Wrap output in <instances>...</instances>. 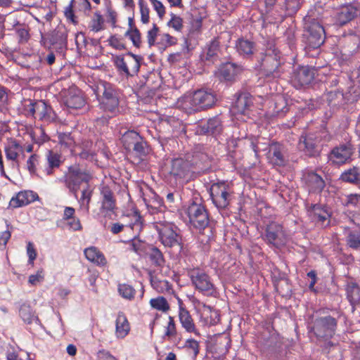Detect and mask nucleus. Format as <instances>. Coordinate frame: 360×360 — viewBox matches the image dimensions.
<instances>
[{"instance_id": "obj_25", "label": "nucleus", "mask_w": 360, "mask_h": 360, "mask_svg": "<svg viewBox=\"0 0 360 360\" xmlns=\"http://www.w3.org/2000/svg\"><path fill=\"white\" fill-rule=\"evenodd\" d=\"M37 198V194L32 191H20L11 198L9 205L13 208L22 207L34 202Z\"/></svg>"}, {"instance_id": "obj_26", "label": "nucleus", "mask_w": 360, "mask_h": 360, "mask_svg": "<svg viewBox=\"0 0 360 360\" xmlns=\"http://www.w3.org/2000/svg\"><path fill=\"white\" fill-rule=\"evenodd\" d=\"M222 131L221 121L218 117H214L198 127L197 132L202 134H219Z\"/></svg>"}, {"instance_id": "obj_2", "label": "nucleus", "mask_w": 360, "mask_h": 360, "mask_svg": "<svg viewBox=\"0 0 360 360\" xmlns=\"http://www.w3.org/2000/svg\"><path fill=\"white\" fill-rule=\"evenodd\" d=\"M91 179L92 174L89 170L79 165H74L68 167L64 176V182L70 193L77 198V192L82 184H84L86 186L89 185Z\"/></svg>"}, {"instance_id": "obj_13", "label": "nucleus", "mask_w": 360, "mask_h": 360, "mask_svg": "<svg viewBox=\"0 0 360 360\" xmlns=\"http://www.w3.org/2000/svg\"><path fill=\"white\" fill-rule=\"evenodd\" d=\"M158 231L161 243L165 247L176 248L179 252L181 250V237L176 233L172 225H164L159 228Z\"/></svg>"}, {"instance_id": "obj_33", "label": "nucleus", "mask_w": 360, "mask_h": 360, "mask_svg": "<svg viewBox=\"0 0 360 360\" xmlns=\"http://www.w3.org/2000/svg\"><path fill=\"white\" fill-rule=\"evenodd\" d=\"M46 156L48 166L45 167L44 172L46 175H51L54 169L58 168L62 162L60 155L52 150H49Z\"/></svg>"}, {"instance_id": "obj_12", "label": "nucleus", "mask_w": 360, "mask_h": 360, "mask_svg": "<svg viewBox=\"0 0 360 360\" xmlns=\"http://www.w3.org/2000/svg\"><path fill=\"white\" fill-rule=\"evenodd\" d=\"M27 112L34 116L38 117L40 120L50 122L53 121L56 115L51 106L43 101H37L35 102L30 101V104L27 106Z\"/></svg>"}, {"instance_id": "obj_53", "label": "nucleus", "mask_w": 360, "mask_h": 360, "mask_svg": "<svg viewBox=\"0 0 360 360\" xmlns=\"http://www.w3.org/2000/svg\"><path fill=\"white\" fill-rule=\"evenodd\" d=\"M185 347L190 350L193 357H196L199 353V343L194 339H188L186 341Z\"/></svg>"}, {"instance_id": "obj_7", "label": "nucleus", "mask_w": 360, "mask_h": 360, "mask_svg": "<svg viewBox=\"0 0 360 360\" xmlns=\"http://www.w3.org/2000/svg\"><path fill=\"white\" fill-rule=\"evenodd\" d=\"M141 60V56L128 52L123 56H117L115 58V64L120 72L133 77L139 71Z\"/></svg>"}, {"instance_id": "obj_5", "label": "nucleus", "mask_w": 360, "mask_h": 360, "mask_svg": "<svg viewBox=\"0 0 360 360\" xmlns=\"http://www.w3.org/2000/svg\"><path fill=\"white\" fill-rule=\"evenodd\" d=\"M281 53L274 45H270L260 58V64L266 76L278 77Z\"/></svg>"}, {"instance_id": "obj_59", "label": "nucleus", "mask_w": 360, "mask_h": 360, "mask_svg": "<svg viewBox=\"0 0 360 360\" xmlns=\"http://www.w3.org/2000/svg\"><path fill=\"white\" fill-rule=\"evenodd\" d=\"M150 1L157 12L159 18L162 19L165 14V8L162 2L158 0H150Z\"/></svg>"}, {"instance_id": "obj_17", "label": "nucleus", "mask_w": 360, "mask_h": 360, "mask_svg": "<svg viewBox=\"0 0 360 360\" xmlns=\"http://www.w3.org/2000/svg\"><path fill=\"white\" fill-rule=\"evenodd\" d=\"M253 104V98L248 93H241L233 104L231 111L234 115H248Z\"/></svg>"}, {"instance_id": "obj_15", "label": "nucleus", "mask_w": 360, "mask_h": 360, "mask_svg": "<svg viewBox=\"0 0 360 360\" xmlns=\"http://www.w3.org/2000/svg\"><path fill=\"white\" fill-rule=\"evenodd\" d=\"M103 89L101 107L103 110L115 115L119 111V100L117 94L109 84H104Z\"/></svg>"}, {"instance_id": "obj_35", "label": "nucleus", "mask_w": 360, "mask_h": 360, "mask_svg": "<svg viewBox=\"0 0 360 360\" xmlns=\"http://www.w3.org/2000/svg\"><path fill=\"white\" fill-rule=\"evenodd\" d=\"M347 297L352 306V311L354 310V307L360 302V289L359 286L354 283H349L346 288Z\"/></svg>"}, {"instance_id": "obj_63", "label": "nucleus", "mask_w": 360, "mask_h": 360, "mask_svg": "<svg viewBox=\"0 0 360 360\" xmlns=\"http://www.w3.org/2000/svg\"><path fill=\"white\" fill-rule=\"evenodd\" d=\"M347 205L357 207L360 205V195L351 194L347 197Z\"/></svg>"}, {"instance_id": "obj_47", "label": "nucleus", "mask_w": 360, "mask_h": 360, "mask_svg": "<svg viewBox=\"0 0 360 360\" xmlns=\"http://www.w3.org/2000/svg\"><path fill=\"white\" fill-rule=\"evenodd\" d=\"M118 291L120 295L125 299L131 300L134 297L135 290L129 285L120 284Z\"/></svg>"}, {"instance_id": "obj_31", "label": "nucleus", "mask_w": 360, "mask_h": 360, "mask_svg": "<svg viewBox=\"0 0 360 360\" xmlns=\"http://www.w3.org/2000/svg\"><path fill=\"white\" fill-rule=\"evenodd\" d=\"M130 330L127 317L122 312H120L116 319L115 335L117 338H124Z\"/></svg>"}, {"instance_id": "obj_58", "label": "nucleus", "mask_w": 360, "mask_h": 360, "mask_svg": "<svg viewBox=\"0 0 360 360\" xmlns=\"http://www.w3.org/2000/svg\"><path fill=\"white\" fill-rule=\"evenodd\" d=\"M75 0H71L68 6H67L65 9V16L66 18L70 20L73 24H77V21L76 20V17L74 14L73 11V4Z\"/></svg>"}, {"instance_id": "obj_62", "label": "nucleus", "mask_w": 360, "mask_h": 360, "mask_svg": "<svg viewBox=\"0 0 360 360\" xmlns=\"http://www.w3.org/2000/svg\"><path fill=\"white\" fill-rule=\"evenodd\" d=\"M27 254L29 257V263L33 264L34 260L37 257V252L34 248L33 244L31 242H29L27 245Z\"/></svg>"}, {"instance_id": "obj_3", "label": "nucleus", "mask_w": 360, "mask_h": 360, "mask_svg": "<svg viewBox=\"0 0 360 360\" xmlns=\"http://www.w3.org/2000/svg\"><path fill=\"white\" fill-rule=\"evenodd\" d=\"M305 36L308 45L316 49L325 41V30L320 21L315 18L312 13H309L304 18Z\"/></svg>"}, {"instance_id": "obj_11", "label": "nucleus", "mask_w": 360, "mask_h": 360, "mask_svg": "<svg viewBox=\"0 0 360 360\" xmlns=\"http://www.w3.org/2000/svg\"><path fill=\"white\" fill-rule=\"evenodd\" d=\"M264 240L277 248L283 246L286 243V236L283 226L274 221L269 223L266 227Z\"/></svg>"}, {"instance_id": "obj_29", "label": "nucleus", "mask_w": 360, "mask_h": 360, "mask_svg": "<svg viewBox=\"0 0 360 360\" xmlns=\"http://www.w3.org/2000/svg\"><path fill=\"white\" fill-rule=\"evenodd\" d=\"M19 315L22 321L27 324H39V319L36 315L35 311L27 304H22L19 309Z\"/></svg>"}, {"instance_id": "obj_24", "label": "nucleus", "mask_w": 360, "mask_h": 360, "mask_svg": "<svg viewBox=\"0 0 360 360\" xmlns=\"http://www.w3.org/2000/svg\"><path fill=\"white\" fill-rule=\"evenodd\" d=\"M65 104L68 108L80 109L85 105V100L79 89L71 88L65 96Z\"/></svg>"}, {"instance_id": "obj_43", "label": "nucleus", "mask_w": 360, "mask_h": 360, "mask_svg": "<svg viewBox=\"0 0 360 360\" xmlns=\"http://www.w3.org/2000/svg\"><path fill=\"white\" fill-rule=\"evenodd\" d=\"M341 179L342 181L353 184H360V178L359 174L358 173L357 169L354 167L353 169H350L346 172H345L342 176Z\"/></svg>"}, {"instance_id": "obj_38", "label": "nucleus", "mask_w": 360, "mask_h": 360, "mask_svg": "<svg viewBox=\"0 0 360 360\" xmlns=\"http://www.w3.org/2000/svg\"><path fill=\"white\" fill-rule=\"evenodd\" d=\"M236 50L243 56H251L255 51V44L247 39H239L236 44Z\"/></svg>"}, {"instance_id": "obj_16", "label": "nucleus", "mask_w": 360, "mask_h": 360, "mask_svg": "<svg viewBox=\"0 0 360 360\" xmlns=\"http://www.w3.org/2000/svg\"><path fill=\"white\" fill-rule=\"evenodd\" d=\"M308 214L311 220L322 227L328 226L330 223V214L327 207L322 205H311L308 209Z\"/></svg>"}, {"instance_id": "obj_4", "label": "nucleus", "mask_w": 360, "mask_h": 360, "mask_svg": "<svg viewBox=\"0 0 360 360\" xmlns=\"http://www.w3.org/2000/svg\"><path fill=\"white\" fill-rule=\"evenodd\" d=\"M337 328V320L331 316L316 317L314 321L312 332L318 340L327 342L328 345H333L328 341L333 337Z\"/></svg>"}, {"instance_id": "obj_20", "label": "nucleus", "mask_w": 360, "mask_h": 360, "mask_svg": "<svg viewBox=\"0 0 360 360\" xmlns=\"http://www.w3.org/2000/svg\"><path fill=\"white\" fill-rule=\"evenodd\" d=\"M353 148L349 144H343L333 148L330 154V160L335 164L342 165L350 160Z\"/></svg>"}, {"instance_id": "obj_22", "label": "nucleus", "mask_w": 360, "mask_h": 360, "mask_svg": "<svg viewBox=\"0 0 360 360\" xmlns=\"http://www.w3.org/2000/svg\"><path fill=\"white\" fill-rule=\"evenodd\" d=\"M243 68L233 63L222 64L217 70V75L220 80L232 82L242 72Z\"/></svg>"}, {"instance_id": "obj_23", "label": "nucleus", "mask_w": 360, "mask_h": 360, "mask_svg": "<svg viewBox=\"0 0 360 360\" xmlns=\"http://www.w3.org/2000/svg\"><path fill=\"white\" fill-rule=\"evenodd\" d=\"M101 206L100 212L106 217L108 212H112L116 207V200L113 192L108 186H103L101 189Z\"/></svg>"}, {"instance_id": "obj_50", "label": "nucleus", "mask_w": 360, "mask_h": 360, "mask_svg": "<svg viewBox=\"0 0 360 360\" xmlns=\"http://www.w3.org/2000/svg\"><path fill=\"white\" fill-rule=\"evenodd\" d=\"M288 110L283 97L278 96L275 101L274 112L277 115L285 114Z\"/></svg>"}, {"instance_id": "obj_44", "label": "nucleus", "mask_w": 360, "mask_h": 360, "mask_svg": "<svg viewBox=\"0 0 360 360\" xmlns=\"http://www.w3.org/2000/svg\"><path fill=\"white\" fill-rule=\"evenodd\" d=\"M219 42L217 40H213L208 45L206 54L204 56L206 60H213L217 56L219 51Z\"/></svg>"}, {"instance_id": "obj_60", "label": "nucleus", "mask_w": 360, "mask_h": 360, "mask_svg": "<svg viewBox=\"0 0 360 360\" xmlns=\"http://www.w3.org/2000/svg\"><path fill=\"white\" fill-rule=\"evenodd\" d=\"M161 43L165 46H172L176 44L177 39L167 33L161 34Z\"/></svg>"}, {"instance_id": "obj_54", "label": "nucleus", "mask_w": 360, "mask_h": 360, "mask_svg": "<svg viewBox=\"0 0 360 360\" xmlns=\"http://www.w3.org/2000/svg\"><path fill=\"white\" fill-rule=\"evenodd\" d=\"M176 328L174 318L169 316V322L166 327L165 335L168 338H174L176 335Z\"/></svg>"}, {"instance_id": "obj_41", "label": "nucleus", "mask_w": 360, "mask_h": 360, "mask_svg": "<svg viewBox=\"0 0 360 360\" xmlns=\"http://www.w3.org/2000/svg\"><path fill=\"white\" fill-rule=\"evenodd\" d=\"M104 20L102 15L99 12H95L94 18L89 23V28L94 32H98L104 29Z\"/></svg>"}, {"instance_id": "obj_49", "label": "nucleus", "mask_w": 360, "mask_h": 360, "mask_svg": "<svg viewBox=\"0 0 360 360\" xmlns=\"http://www.w3.org/2000/svg\"><path fill=\"white\" fill-rule=\"evenodd\" d=\"M151 285L153 288L159 292H164L165 291H168L170 289L169 282L165 280L159 281L157 279H152Z\"/></svg>"}, {"instance_id": "obj_14", "label": "nucleus", "mask_w": 360, "mask_h": 360, "mask_svg": "<svg viewBox=\"0 0 360 360\" xmlns=\"http://www.w3.org/2000/svg\"><path fill=\"white\" fill-rule=\"evenodd\" d=\"M210 195L213 202L219 208H225L229 204V188L224 182L214 184L210 188Z\"/></svg>"}, {"instance_id": "obj_39", "label": "nucleus", "mask_w": 360, "mask_h": 360, "mask_svg": "<svg viewBox=\"0 0 360 360\" xmlns=\"http://www.w3.org/2000/svg\"><path fill=\"white\" fill-rule=\"evenodd\" d=\"M202 316L204 317L207 324L214 325L219 320V314L217 311L212 310L210 306L202 304Z\"/></svg>"}, {"instance_id": "obj_18", "label": "nucleus", "mask_w": 360, "mask_h": 360, "mask_svg": "<svg viewBox=\"0 0 360 360\" xmlns=\"http://www.w3.org/2000/svg\"><path fill=\"white\" fill-rule=\"evenodd\" d=\"M302 180L310 193H321L325 187V181L323 178L312 171L304 172Z\"/></svg>"}, {"instance_id": "obj_55", "label": "nucleus", "mask_w": 360, "mask_h": 360, "mask_svg": "<svg viewBox=\"0 0 360 360\" xmlns=\"http://www.w3.org/2000/svg\"><path fill=\"white\" fill-rule=\"evenodd\" d=\"M44 278V270L39 269L35 274H32L29 276L28 282L32 285H37L42 282Z\"/></svg>"}, {"instance_id": "obj_64", "label": "nucleus", "mask_w": 360, "mask_h": 360, "mask_svg": "<svg viewBox=\"0 0 360 360\" xmlns=\"http://www.w3.org/2000/svg\"><path fill=\"white\" fill-rule=\"evenodd\" d=\"M97 356L98 360H117V359L112 356L108 351L104 349L98 351Z\"/></svg>"}, {"instance_id": "obj_6", "label": "nucleus", "mask_w": 360, "mask_h": 360, "mask_svg": "<svg viewBox=\"0 0 360 360\" xmlns=\"http://www.w3.org/2000/svg\"><path fill=\"white\" fill-rule=\"evenodd\" d=\"M188 276L195 288L207 296L212 295L215 288L210 276L200 269H193L189 271Z\"/></svg>"}, {"instance_id": "obj_37", "label": "nucleus", "mask_w": 360, "mask_h": 360, "mask_svg": "<svg viewBox=\"0 0 360 360\" xmlns=\"http://www.w3.org/2000/svg\"><path fill=\"white\" fill-rule=\"evenodd\" d=\"M146 254L153 265L162 266L165 264L164 256L158 248L153 246L148 247Z\"/></svg>"}, {"instance_id": "obj_1", "label": "nucleus", "mask_w": 360, "mask_h": 360, "mask_svg": "<svg viewBox=\"0 0 360 360\" xmlns=\"http://www.w3.org/2000/svg\"><path fill=\"white\" fill-rule=\"evenodd\" d=\"M216 95L211 90L198 89L193 94L185 95L179 101L184 110L200 111L212 107L216 103Z\"/></svg>"}, {"instance_id": "obj_45", "label": "nucleus", "mask_w": 360, "mask_h": 360, "mask_svg": "<svg viewBox=\"0 0 360 360\" xmlns=\"http://www.w3.org/2000/svg\"><path fill=\"white\" fill-rule=\"evenodd\" d=\"M347 242L350 248H360V231H352L349 233Z\"/></svg>"}, {"instance_id": "obj_8", "label": "nucleus", "mask_w": 360, "mask_h": 360, "mask_svg": "<svg viewBox=\"0 0 360 360\" xmlns=\"http://www.w3.org/2000/svg\"><path fill=\"white\" fill-rule=\"evenodd\" d=\"M121 141L128 151H133L137 155L143 156L148 153L147 143L135 131H127L122 136Z\"/></svg>"}, {"instance_id": "obj_9", "label": "nucleus", "mask_w": 360, "mask_h": 360, "mask_svg": "<svg viewBox=\"0 0 360 360\" xmlns=\"http://www.w3.org/2000/svg\"><path fill=\"white\" fill-rule=\"evenodd\" d=\"M190 224L196 229H205L209 224L210 219L205 207L196 202L191 203L186 209Z\"/></svg>"}, {"instance_id": "obj_57", "label": "nucleus", "mask_w": 360, "mask_h": 360, "mask_svg": "<svg viewBox=\"0 0 360 360\" xmlns=\"http://www.w3.org/2000/svg\"><path fill=\"white\" fill-rule=\"evenodd\" d=\"M158 31L159 28L156 24H153V28L148 31L147 39L149 46H152L155 44Z\"/></svg>"}, {"instance_id": "obj_21", "label": "nucleus", "mask_w": 360, "mask_h": 360, "mask_svg": "<svg viewBox=\"0 0 360 360\" xmlns=\"http://www.w3.org/2000/svg\"><path fill=\"white\" fill-rule=\"evenodd\" d=\"M360 15V4L353 3L343 5L338 13V20L341 25H345Z\"/></svg>"}, {"instance_id": "obj_61", "label": "nucleus", "mask_w": 360, "mask_h": 360, "mask_svg": "<svg viewBox=\"0 0 360 360\" xmlns=\"http://www.w3.org/2000/svg\"><path fill=\"white\" fill-rule=\"evenodd\" d=\"M68 225L72 231H80L82 229L80 220L79 218L73 217L70 219L68 220Z\"/></svg>"}, {"instance_id": "obj_52", "label": "nucleus", "mask_w": 360, "mask_h": 360, "mask_svg": "<svg viewBox=\"0 0 360 360\" xmlns=\"http://www.w3.org/2000/svg\"><path fill=\"white\" fill-rule=\"evenodd\" d=\"M167 25L176 31H181L183 27V20L181 17L171 13V19L167 22Z\"/></svg>"}, {"instance_id": "obj_36", "label": "nucleus", "mask_w": 360, "mask_h": 360, "mask_svg": "<svg viewBox=\"0 0 360 360\" xmlns=\"http://www.w3.org/2000/svg\"><path fill=\"white\" fill-rule=\"evenodd\" d=\"M86 258L98 265L104 266L106 264V259L103 255L95 247L86 248L84 250Z\"/></svg>"}, {"instance_id": "obj_48", "label": "nucleus", "mask_w": 360, "mask_h": 360, "mask_svg": "<svg viewBox=\"0 0 360 360\" xmlns=\"http://www.w3.org/2000/svg\"><path fill=\"white\" fill-rule=\"evenodd\" d=\"M9 105V96L7 89L0 86V112H4L8 110Z\"/></svg>"}, {"instance_id": "obj_30", "label": "nucleus", "mask_w": 360, "mask_h": 360, "mask_svg": "<svg viewBox=\"0 0 360 360\" xmlns=\"http://www.w3.org/2000/svg\"><path fill=\"white\" fill-rule=\"evenodd\" d=\"M268 154L269 159L273 165L278 166L284 165L285 158L282 151V148L279 144H271L269 147Z\"/></svg>"}, {"instance_id": "obj_42", "label": "nucleus", "mask_w": 360, "mask_h": 360, "mask_svg": "<svg viewBox=\"0 0 360 360\" xmlns=\"http://www.w3.org/2000/svg\"><path fill=\"white\" fill-rule=\"evenodd\" d=\"M150 304L153 309L162 312H166L169 309V305L167 300L162 296H159L156 298H152L150 300Z\"/></svg>"}, {"instance_id": "obj_27", "label": "nucleus", "mask_w": 360, "mask_h": 360, "mask_svg": "<svg viewBox=\"0 0 360 360\" xmlns=\"http://www.w3.org/2000/svg\"><path fill=\"white\" fill-rule=\"evenodd\" d=\"M298 148L309 156H315L319 154L317 141L310 135L301 137Z\"/></svg>"}, {"instance_id": "obj_19", "label": "nucleus", "mask_w": 360, "mask_h": 360, "mask_svg": "<svg viewBox=\"0 0 360 360\" xmlns=\"http://www.w3.org/2000/svg\"><path fill=\"white\" fill-rule=\"evenodd\" d=\"M314 77V70L309 67H300L292 75V82L296 88L309 84Z\"/></svg>"}, {"instance_id": "obj_40", "label": "nucleus", "mask_w": 360, "mask_h": 360, "mask_svg": "<svg viewBox=\"0 0 360 360\" xmlns=\"http://www.w3.org/2000/svg\"><path fill=\"white\" fill-rule=\"evenodd\" d=\"M301 6V0H284L282 8L286 15H293L297 12Z\"/></svg>"}, {"instance_id": "obj_28", "label": "nucleus", "mask_w": 360, "mask_h": 360, "mask_svg": "<svg viewBox=\"0 0 360 360\" xmlns=\"http://www.w3.org/2000/svg\"><path fill=\"white\" fill-rule=\"evenodd\" d=\"M179 319L180 323L184 329L188 333H193L195 335H199L194 321L190 314L189 311L183 307L179 308Z\"/></svg>"}, {"instance_id": "obj_56", "label": "nucleus", "mask_w": 360, "mask_h": 360, "mask_svg": "<svg viewBox=\"0 0 360 360\" xmlns=\"http://www.w3.org/2000/svg\"><path fill=\"white\" fill-rule=\"evenodd\" d=\"M39 162V156L36 154L30 155L27 161V167L31 174H35L37 171V165Z\"/></svg>"}, {"instance_id": "obj_10", "label": "nucleus", "mask_w": 360, "mask_h": 360, "mask_svg": "<svg viewBox=\"0 0 360 360\" xmlns=\"http://www.w3.org/2000/svg\"><path fill=\"white\" fill-rule=\"evenodd\" d=\"M192 165L183 158L172 160L169 172V177L173 178L176 184H183L191 176Z\"/></svg>"}, {"instance_id": "obj_32", "label": "nucleus", "mask_w": 360, "mask_h": 360, "mask_svg": "<svg viewBox=\"0 0 360 360\" xmlns=\"http://www.w3.org/2000/svg\"><path fill=\"white\" fill-rule=\"evenodd\" d=\"M93 189L89 185H87L82 191L81 197L78 199L79 210L85 214L89 212V205L91 200Z\"/></svg>"}, {"instance_id": "obj_34", "label": "nucleus", "mask_w": 360, "mask_h": 360, "mask_svg": "<svg viewBox=\"0 0 360 360\" xmlns=\"http://www.w3.org/2000/svg\"><path fill=\"white\" fill-rule=\"evenodd\" d=\"M24 149L16 141H11L5 147V153L7 160L18 162V158Z\"/></svg>"}, {"instance_id": "obj_46", "label": "nucleus", "mask_w": 360, "mask_h": 360, "mask_svg": "<svg viewBox=\"0 0 360 360\" xmlns=\"http://www.w3.org/2000/svg\"><path fill=\"white\" fill-rule=\"evenodd\" d=\"M124 35L130 39L134 46L140 47L141 44V33L138 28L128 30Z\"/></svg>"}, {"instance_id": "obj_51", "label": "nucleus", "mask_w": 360, "mask_h": 360, "mask_svg": "<svg viewBox=\"0 0 360 360\" xmlns=\"http://www.w3.org/2000/svg\"><path fill=\"white\" fill-rule=\"evenodd\" d=\"M139 6L141 12V20L146 24L149 22V8L143 0L139 1Z\"/></svg>"}]
</instances>
